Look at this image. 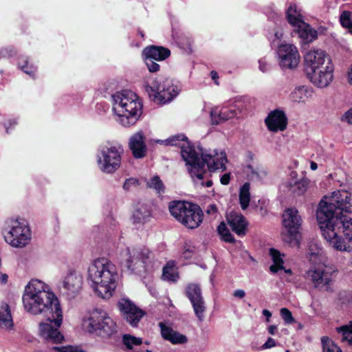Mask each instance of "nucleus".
I'll return each instance as SVG.
<instances>
[{"label": "nucleus", "mask_w": 352, "mask_h": 352, "mask_svg": "<svg viewBox=\"0 0 352 352\" xmlns=\"http://www.w3.org/2000/svg\"><path fill=\"white\" fill-rule=\"evenodd\" d=\"M322 236L337 250H352V196L346 190L322 199L316 211Z\"/></svg>", "instance_id": "f257e3e1"}, {"label": "nucleus", "mask_w": 352, "mask_h": 352, "mask_svg": "<svg viewBox=\"0 0 352 352\" xmlns=\"http://www.w3.org/2000/svg\"><path fill=\"white\" fill-rule=\"evenodd\" d=\"M25 310L32 315H41L44 318L54 319L58 323L61 307L56 296L48 286L38 279H32L26 285L22 296Z\"/></svg>", "instance_id": "f03ea898"}, {"label": "nucleus", "mask_w": 352, "mask_h": 352, "mask_svg": "<svg viewBox=\"0 0 352 352\" xmlns=\"http://www.w3.org/2000/svg\"><path fill=\"white\" fill-rule=\"evenodd\" d=\"M157 142L166 145L181 148V155L188 166L189 174L192 177L197 178L195 181L198 183L202 182V176L205 172L204 163H208L209 168L211 169L219 168H221L223 170L225 169L226 158L223 153L220 157L202 154V160L200 161L194 146L187 142V138L183 134L175 135L166 140H158Z\"/></svg>", "instance_id": "7ed1b4c3"}, {"label": "nucleus", "mask_w": 352, "mask_h": 352, "mask_svg": "<svg viewBox=\"0 0 352 352\" xmlns=\"http://www.w3.org/2000/svg\"><path fill=\"white\" fill-rule=\"evenodd\" d=\"M87 273V281L95 293L102 298H110L119 279L116 265L106 258H100L90 264Z\"/></svg>", "instance_id": "20e7f679"}, {"label": "nucleus", "mask_w": 352, "mask_h": 352, "mask_svg": "<svg viewBox=\"0 0 352 352\" xmlns=\"http://www.w3.org/2000/svg\"><path fill=\"white\" fill-rule=\"evenodd\" d=\"M113 111L118 116V121L124 126L134 124L142 114V104L138 96L129 90H123L112 96Z\"/></svg>", "instance_id": "39448f33"}, {"label": "nucleus", "mask_w": 352, "mask_h": 352, "mask_svg": "<svg viewBox=\"0 0 352 352\" xmlns=\"http://www.w3.org/2000/svg\"><path fill=\"white\" fill-rule=\"evenodd\" d=\"M124 154L123 145L116 141H107L100 144L96 155L99 170L106 174H113L120 169Z\"/></svg>", "instance_id": "423d86ee"}, {"label": "nucleus", "mask_w": 352, "mask_h": 352, "mask_svg": "<svg viewBox=\"0 0 352 352\" xmlns=\"http://www.w3.org/2000/svg\"><path fill=\"white\" fill-rule=\"evenodd\" d=\"M168 209L171 215L187 228H197L203 221L202 210L191 202L174 201L169 204Z\"/></svg>", "instance_id": "0eeeda50"}, {"label": "nucleus", "mask_w": 352, "mask_h": 352, "mask_svg": "<svg viewBox=\"0 0 352 352\" xmlns=\"http://www.w3.org/2000/svg\"><path fill=\"white\" fill-rule=\"evenodd\" d=\"M144 89L150 99L157 104L170 102L179 93V86L170 78L159 77L151 85H144Z\"/></svg>", "instance_id": "6e6552de"}, {"label": "nucleus", "mask_w": 352, "mask_h": 352, "mask_svg": "<svg viewBox=\"0 0 352 352\" xmlns=\"http://www.w3.org/2000/svg\"><path fill=\"white\" fill-rule=\"evenodd\" d=\"M153 256L146 247L127 248L124 255V266L131 274H141L148 271Z\"/></svg>", "instance_id": "1a4fd4ad"}, {"label": "nucleus", "mask_w": 352, "mask_h": 352, "mask_svg": "<svg viewBox=\"0 0 352 352\" xmlns=\"http://www.w3.org/2000/svg\"><path fill=\"white\" fill-rule=\"evenodd\" d=\"M83 325L88 332L103 338H109L116 332V323L102 309L94 310Z\"/></svg>", "instance_id": "9d476101"}, {"label": "nucleus", "mask_w": 352, "mask_h": 352, "mask_svg": "<svg viewBox=\"0 0 352 352\" xmlns=\"http://www.w3.org/2000/svg\"><path fill=\"white\" fill-rule=\"evenodd\" d=\"M302 219L296 208L286 209L283 214V225L286 232L283 234V239L292 246L298 247L301 239Z\"/></svg>", "instance_id": "9b49d317"}, {"label": "nucleus", "mask_w": 352, "mask_h": 352, "mask_svg": "<svg viewBox=\"0 0 352 352\" xmlns=\"http://www.w3.org/2000/svg\"><path fill=\"white\" fill-rule=\"evenodd\" d=\"M10 229L4 235L6 241L14 248L25 246L31 239V232L24 219H10L8 221Z\"/></svg>", "instance_id": "f8f14e48"}, {"label": "nucleus", "mask_w": 352, "mask_h": 352, "mask_svg": "<svg viewBox=\"0 0 352 352\" xmlns=\"http://www.w3.org/2000/svg\"><path fill=\"white\" fill-rule=\"evenodd\" d=\"M54 320L45 318L46 322H42L39 324V334L50 344L61 343L64 340V336L59 331V327L63 321V312L60 316V322L58 323L54 316Z\"/></svg>", "instance_id": "ddd939ff"}, {"label": "nucleus", "mask_w": 352, "mask_h": 352, "mask_svg": "<svg viewBox=\"0 0 352 352\" xmlns=\"http://www.w3.org/2000/svg\"><path fill=\"white\" fill-rule=\"evenodd\" d=\"M83 279L82 276L76 272H70L63 280L59 286L60 294L68 300L74 298L82 289Z\"/></svg>", "instance_id": "4468645a"}, {"label": "nucleus", "mask_w": 352, "mask_h": 352, "mask_svg": "<svg viewBox=\"0 0 352 352\" xmlns=\"http://www.w3.org/2000/svg\"><path fill=\"white\" fill-rule=\"evenodd\" d=\"M186 294L191 302L195 316L199 321L202 322L205 318L206 306L199 285L189 284L186 288Z\"/></svg>", "instance_id": "2eb2a0df"}, {"label": "nucleus", "mask_w": 352, "mask_h": 352, "mask_svg": "<svg viewBox=\"0 0 352 352\" xmlns=\"http://www.w3.org/2000/svg\"><path fill=\"white\" fill-rule=\"evenodd\" d=\"M118 308L122 317L133 327L138 324L145 315V312L138 307L129 299L122 298L118 302Z\"/></svg>", "instance_id": "dca6fc26"}, {"label": "nucleus", "mask_w": 352, "mask_h": 352, "mask_svg": "<svg viewBox=\"0 0 352 352\" xmlns=\"http://www.w3.org/2000/svg\"><path fill=\"white\" fill-rule=\"evenodd\" d=\"M280 65L283 68L293 69L298 66L300 54L296 46L292 44L280 45L278 49Z\"/></svg>", "instance_id": "f3484780"}, {"label": "nucleus", "mask_w": 352, "mask_h": 352, "mask_svg": "<svg viewBox=\"0 0 352 352\" xmlns=\"http://www.w3.org/2000/svg\"><path fill=\"white\" fill-rule=\"evenodd\" d=\"M327 59H330L322 50H311L304 56V66L306 74H313L327 64Z\"/></svg>", "instance_id": "a211bd4d"}, {"label": "nucleus", "mask_w": 352, "mask_h": 352, "mask_svg": "<svg viewBox=\"0 0 352 352\" xmlns=\"http://www.w3.org/2000/svg\"><path fill=\"white\" fill-rule=\"evenodd\" d=\"M305 277L311 280L316 288L324 289L327 292H332L330 287L331 282V273L323 268L311 269L306 272Z\"/></svg>", "instance_id": "6ab92c4d"}, {"label": "nucleus", "mask_w": 352, "mask_h": 352, "mask_svg": "<svg viewBox=\"0 0 352 352\" xmlns=\"http://www.w3.org/2000/svg\"><path fill=\"white\" fill-rule=\"evenodd\" d=\"M333 67L331 59H327V64L316 69L313 74H306L311 82L318 87H325L333 80Z\"/></svg>", "instance_id": "aec40b11"}, {"label": "nucleus", "mask_w": 352, "mask_h": 352, "mask_svg": "<svg viewBox=\"0 0 352 352\" xmlns=\"http://www.w3.org/2000/svg\"><path fill=\"white\" fill-rule=\"evenodd\" d=\"M129 148L135 159H142L146 155L148 148L142 131H138L130 137Z\"/></svg>", "instance_id": "412c9836"}, {"label": "nucleus", "mask_w": 352, "mask_h": 352, "mask_svg": "<svg viewBox=\"0 0 352 352\" xmlns=\"http://www.w3.org/2000/svg\"><path fill=\"white\" fill-rule=\"evenodd\" d=\"M265 122L270 131H283L287 127V118L283 111L275 109L268 114L265 120Z\"/></svg>", "instance_id": "4be33fe9"}, {"label": "nucleus", "mask_w": 352, "mask_h": 352, "mask_svg": "<svg viewBox=\"0 0 352 352\" xmlns=\"http://www.w3.org/2000/svg\"><path fill=\"white\" fill-rule=\"evenodd\" d=\"M227 221L232 230L237 235L240 236L245 235L248 222L241 214L233 212H230L227 216Z\"/></svg>", "instance_id": "5701e85b"}, {"label": "nucleus", "mask_w": 352, "mask_h": 352, "mask_svg": "<svg viewBox=\"0 0 352 352\" xmlns=\"http://www.w3.org/2000/svg\"><path fill=\"white\" fill-rule=\"evenodd\" d=\"M239 112V110L234 108L228 109L223 107L220 110L218 107L213 108L210 111L211 123L215 125L219 124L234 118Z\"/></svg>", "instance_id": "b1692460"}, {"label": "nucleus", "mask_w": 352, "mask_h": 352, "mask_svg": "<svg viewBox=\"0 0 352 352\" xmlns=\"http://www.w3.org/2000/svg\"><path fill=\"white\" fill-rule=\"evenodd\" d=\"M161 335L164 340H168L173 344H182L188 342V338L171 327L165 325L162 322H160Z\"/></svg>", "instance_id": "393cba45"}, {"label": "nucleus", "mask_w": 352, "mask_h": 352, "mask_svg": "<svg viewBox=\"0 0 352 352\" xmlns=\"http://www.w3.org/2000/svg\"><path fill=\"white\" fill-rule=\"evenodd\" d=\"M170 55V51L166 47L156 45L146 47L143 50V56H148L154 60H164Z\"/></svg>", "instance_id": "a878e982"}, {"label": "nucleus", "mask_w": 352, "mask_h": 352, "mask_svg": "<svg viewBox=\"0 0 352 352\" xmlns=\"http://www.w3.org/2000/svg\"><path fill=\"white\" fill-rule=\"evenodd\" d=\"M313 91L311 88L302 85L296 87L290 94V99L292 102L296 103H305L311 96Z\"/></svg>", "instance_id": "bb28decb"}, {"label": "nucleus", "mask_w": 352, "mask_h": 352, "mask_svg": "<svg viewBox=\"0 0 352 352\" xmlns=\"http://www.w3.org/2000/svg\"><path fill=\"white\" fill-rule=\"evenodd\" d=\"M287 19L293 27L298 28L305 23L301 10L295 3H291L287 10Z\"/></svg>", "instance_id": "cd10ccee"}, {"label": "nucleus", "mask_w": 352, "mask_h": 352, "mask_svg": "<svg viewBox=\"0 0 352 352\" xmlns=\"http://www.w3.org/2000/svg\"><path fill=\"white\" fill-rule=\"evenodd\" d=\"M13 327L14 323L10 307L7 303H3L0 307V328L11 330Z\"/></svg>", "instance_id": "c85d7f7f"}, {"label": "nucleus", "mask_w": 352, "mask_h": 352, "mask_svg": "<svg viewBox=\"0 0 352 352\" xmlns=\"http://www.w3.org/2000/svg\"><path fill=\"white\" fill-rule=\"evenodd\" d=\"M151 215V208L148 205L139 204L133 212V221L135 223H143L148 220Z\"/></svg>", "instance_id": "c756f323"}, {"label": "nucleus", "mask_w": 352, "mask_h": 352, "mask_svg": "<svg viewBox=\"0 0 352 352\" xmlns=\"http://www.w3.org/2000/svg\"><path fill=\"white\" fill-rule=\"evenodd\" d=\"M299 36L303 39L305 43H311L318 37V32L305 22L297 28Z\"/></svg>", "instance_id": "7c9ffc66"}, {"label": "nucleus", "mask_w": 352, "mask_h": 352, "mask_svg": "<svg viewBox=\"0 0 352 352\" xmlns=\"http://www.w3.org/2000/svg\"><path fill=\"white\" fill-rule=\"evenodd\" d=\"M270 252L274 261V265H271L270 267V272L272 273H276L279 270H284L285 273L291 274L292 270L290 269L285 270L284 268V262L280 258V252L274 248H271Z\"/></svg>", "instance_id": "2f4dec72"}, {"label": "nucleus", "mask_w": 352, "mask_h": 352, "mask_svg": "<svg viewBox=\"0 0 352 352\" xmlns=\"http://www.w3.org/2000/svg\"><path fill=\"white\" fill-rule=\"evenodd\" d=\"M309 183V181L307 178H303L294 183H289V190L295 195H302L307 191Z\"/></svg>", "instance_id": "473e14b6"}, {"label": "nucleus", "mask_w": 352, "mask_h": 352, "mask_svg": "<svg viewBox=\"0 0 352 352\" xmlns=\"http://www.w3.org/2000/svg\"><path fill=\"white\" fill-rule=\"evenodd\" d=\"M250 184L245 182L240 188L239 191V203L243 210L248 208L250 201Z\"/></svg>", "instance_id": "72a5a7b5"}, {"label": "nucleus", "mask_w": 352, "mask_h": 352, "mask_svg": "<svg viewBox=\"0 0 352 352\" xmlns=\"http://www.w3.org/2000/svg\"><path fill=\"white\" fill-rule=\"evenodd\" d=\"M122 342L126 349L130 352H140L136 351L134 346H140L142 343V340L140 338H137L130 334H124L122 336Z\"/></svg>", "instance_id": "f704fd0d"}, {"label": "nucleus", "mask_w": 352, "mask_h": 352, "mask_svg": "<svg viewBox=\"0 0 352 352\" xmlns=\"http://www.w3.org/2000/svg\"><path fill=\"white\" fill-rule=\"evenodd\" d=\"M321 344L322 352H342L340 347L327 336L321 338Z\"/></svg>", "instance_id": "c9c22d12"}, {"label": "nucleus", "mask_w": 352, "mask_h": 352, "mask_svg": "<svg viewBox=\"0 0 352 352\" xmlns=\"http://www.w3.org/2000/svg\"><path fill=\"white\" fill-rule=\"evenodd\" d=\"M337 331L341 334L342 342H347L349 344L352 345V324L337 328Z\"/></svg>", "instance_id": "e433bc0d"}, {"label": "nucleus", "mask_w": 352, "mask_h": 352, "mask_svg": "<svg viewBox=\"0 0 352 352\" xmlns=\"http://www.w3.org/2000/svg\"><path fill=\"white\" fill-rule=\"evenodd\" d=\"M228 160H226V162H225V164L227 163ZM204 173L203 174V176H202V179H201V182H200V183H198L195 180L197 179V178H194L192 177L191 175L190 177H192L193 182L197 184V185H201L202 186H206V187H210L212 184V182L211 179H207L206 183H204V179H206L208 176L210 175V174L208 173V170H209L210 172H212V171H214L216 170H221V171H223L226 169V166L225 165V169L223 170V168H216V169H211L209 168L208 165V163H204Z\"/></svg>", "instance_id": "4c0bfd02"}, {"label": "nucleus", "mask_w": 352, "mask_h": 352, "mask_svg": "<svg viewBox=\"0 0 352 352\" xmlns=\"http://www.w3.org/2000/svg\"><path fill=\"white\" fill-rule=\"evenodd\" d=\"M147 186L155 190L158 194L164 193L165 191V186L157 175L153 177L147 182Z\"/></svg>", "instance_id": "58836bf2"}, {"label": "nucleus", "mask_w": 352, "mask_h": 352, "mask_svg": "<svg viewBox=\"0 0 352 352\" xmlns=\"http://www.w3.org/2000/svg\"><path fill=\"white\" fill-rule=\"evenodd\" d=\"M217 231L224 241L231 243H234L235 242L234 236L231 234L229 229L227 228L224 222H221L219 225Z\"/></svg>", "instance_id": "ea45409f"}, {"label": "nucleus", "mask_w": 352, "mask_h": 352, "mask_svg": "<svg viewBox=\"0 0 352 352\" xmlns=\"http://www.w3.org/2000/svg\"><path fill=\"white\" fill-rule=\"evenodd\" d=\"M162 278L170 282H175L178 278L177 272L173 266H170L169 263L163 268Z\"/></svg>", "instance_id": "a19ab883"}, {"label": "nucleus", "mask_w": 352, "mask_h": 352, "mask_svg": "<svg viewBox=\"0 0 352 352\" xmlns=\"http://www.w3.org/2000/svg\"><path fill=\"white\" fill-rule=\"evenodd\" d=\"M351 12L344 11L340 16V21L342 26L349 30L352 34V20L351 19Z\"/></svg>", "instance_id": "79ce46f5"}, {"label": "nucleus", "mask_w": 352, "mask_h": 352, "mask_svg": "<svg viewBox=\"0 0 352 352\" xmlns=\"http://www.w3.org/2000/svg\"><path fill=\"white\" fill-rule=\"evenodd\" d=\"M49 348L50 350L49 352H84L81 348L72 345L61 346H54L51 348L49 346Z\"/></svg>", "instance_id": "37998d69"}, {"label": "nucleus", "mask_w": 352, "mask_h": 352, "mask_svg": "<svg viewBox=\"0 0 352 352\" xmlns=\"http://www.w3.org/2000/svg\"><path fill=\"white\" fill-rule=\"evenodd\" d=\"M248 171L250 173V175L252 179H262L267 175L266 170L261 167L254 168L252 166H248Z\"/></svg>", "instance_id": "c03bdc74"}, {"label": "nucleus", "mask_w": 352, "mask_h": 352, "mask_svg": "<svg viewBox=\"0 0 352 352\" xmlns=\"http://www.w3.org/2000/svg\"><path fill=\"white\" fill-rule=\"evenodd\" d=\"M280 314L285 324H291L295 322L292 312L287 308H281Z\"/></svg>", "instance_id": "a18cd8bd"}, {"label": "nucleus", "mask_w": 352, "mask_h": 352, "mask_svg": "<svg viewBox=\"0 0 352 352\" xmlns=\"http://www.w3.org/2000/svg\"><path fill=\"white\" fill-rule=\"evenodd\" d=\"M145 58V63L151 72H156L160 69V65L155 62L153 58L148 56H144Z\"/></svg>", "instance_id": "49530a36"}, {"label": "nucleus", "mask_w": 352, "mask_h": 352, "mask_svg": "<svg viewBox=\"0 0 352 352\" xmlns=\"http://www.w3.org/2000/svg\"><path fill=\"white\" fill-rule=\"evenodd\" d=\"M139 185V181L134 177L126 179L123 184V189L124 190H130L132 187H136Z\"/></svg>", "instance_id": "de8ad7c7"}, {"label": "nucleus", "mask_w": 352, "mask_h": 352, "mask_svg": "<svg viewBox=\"0 0 352 352\" xmlns=\"http://www.w3.org/2000/svg\"><path fill=\"white\" fill-rule=\"evenodd\" d=\"M195 248L194 246H191L189 245H186L184 246V250L183 252V256L186 259H189L192 257V256L195 253Z\"/></svg>", "instance_id": "09e8293b"}, {"label": "nucleus", "mask_w": 352, "mask_h": 352, "mask_svg": "<svg viewBox=\"0 0 352 352\" xmlns=\"http://www.w3.org/2000/svg\"><path fill=\"white\" fill-rule=\"evenodd\" d=\"M206 212L208 214L211 215L212 216V217L215 218L218 212L217 206L215 204H210L208 206Z\"/></svg>", "instance_id": "8fccbe9b"}, {"label": "nucleus", "mask_w": 352, "mask_h": 352, "mask_svg": "<svg viewBox=\"0 0 352 352\" xmlns=\"http://www.w3.org/2000/svg\"><path fill=\"white\" fill-rule=\"evenodd\" d=\"M276 345V341L272 338H268L267 341L262 345V349H271Z\"/></svg>", "instance_id": "3c124183"}, {"label": "nucleus", "mask_w": 352, "mask_h": 352, "mask_svg": "<svg viewBox=\"0 0 352 352\" xmlns=\"http://www.w3.org/2000/svg\"><path fill=\"white\" fill-rule=\"evenodd\" d=\"M24 63L25 65H21V69L26 74H29L30 76L31 75H33L34 74V67H31L30 69H27L28 68V66H27V64H28V60H24Z\"/></svg>", "instance_id": "603ef678"}, {"label": "nucleus", "mask_w": 352, "mask_h": 352, "mask_svg": "<svg viewBox=\"0 0 352 352\" xmlns=\"http://www.w3.org/2000/svg\"><path fill=\"white\" fill-rule=\"evenodd\" d=\"M342 120L349 124H352V109L349 110L342 117Z\"/></svg>", "instance_id": "864d4df0"}, {"label": "nucleus", "mask_w": 352, "mask_h": 352, "mask_svg": "<svg viewBox=\"0 0 352 352\" xmlns=\"http://www.w3.org/2000/svg\"><path fill=\"white\" fill-rule=\"evenodd\" d=\"M230 181V173H225L221 176L220 182L223 185H228Z\"/></svg>", "instance_id": "5fc2aeb1"}, {"label": "nucleus", "mask_w": 352, "mask_h": 352, "mask_svg": "<svg viewBox=\"0 0 352 352\" xmlns=\"http://www.w3.org/2000/svg\"><path fill=\"white\" fill-rule=\"evenodd\" d=\"M199 151H201V153H197V151H196V153L198 154V157H199V160H200V161H201V160H202V154H203V155H207V154H206V153H204L202 152V151H201V148H199ZM223 153L225 155V157H226V153H225L224 152H221L220 154H218L217 152H214V155H212V154H210V155H212V156H217V157L218 156V157H221V155Z\"/></svg>", "instance_id": "6e6d98bb"}, {"label": "nucleus", "mask_w": 352, "mask_h": 352, "mask_svg": "<svg viewBox=\"0 0 352 352\" xmlns=\"http://www.w3.org/2000/svg\"><path fill=\"white\" fill-rule=\"evenodd\" d=\"M233 295L236 298H243L245 296V293L243 289H237L234 291Z\"/></svg>", "instance_id": "4d7b16f0"}, {"label": "nucleus", "mask_w": 352, "mask_h": 352, "mask_svg": "<svg viewBox=\"0 0 352 352\" xmlns=\"http://www.w3.org/2000/svg\"><path fill=\"white\" fill-rule=\"evenodd\" d=\"M268 332L271 335H275L277 332V327L276 325H270L267 328Z\"/></svg>", "instance_id": "13d9d810"}, {"label": "nucleus", "mask_w": 352, "mask_h": 352, "mask_svg": "<svg viewBox=\"0 0 352 352\" xmlns=\"http://www.w3.org/2000/svg\"><path fill=\"white\" fill-rule=\"evenodd\" d=\"M262 313L263 315L266 317V321L267 322H270V318L272 316V313L267 309H263Z\"/></svg>", "instance_id": "bf43d9fd"}, {"label": "nucleus", "mask_w": 352, "mask_h": 352, "mask_svg": "<svg viewBox=\"0 0 352 352\" xmlns=\"http://www.w3.org/2000/svg\"><path fill=\"white\" fill-rule=\"evenodd\" d=\"M210 76H211L212 79H213L214 80H216L219 78L218 74L215 71H212L210 72ZM214 82L217 85L219 84L217 81H214Z\"/></svg>", "instance_id": "052dcab7"}, {"label": "nucleus", "mask_w": 352, "mask_h": 352, "mask_svg": "<svg viewBox=\"0 0 352 352\" xmlns=\"http://www.w3.org/2000/svg\"><path fill=\"white\" fill-rule=\"evenodd\" d=\"M259 69L263 72H265L267 71V66L265 63H263L261 60H259Z\"/></svg>", "instance_id": "680f3d73"}, {"label": "nucleus", "mask_w": 352, "mask_h": 352, "mask_svg": "<svg viewBox=\"0 0 352 352\" xmlns=\"http://www.w3.org/2000/svg\"><path fill=\"white\" fill-rule=\"evenodd\" d=\"M8 276L7 274H2L1 276H0V281L2 283H6L7 281H8Z\"/></svg>", "instance_id": "e2e57ef3"}, {"label": "nucleus", "mask_w": 352, "mask_h": 352, "mask_svg": "<svg viewBox=\"0 0 352 352\" xmlns=\"http://www.w3.org/2000/svg\"><path fill=\"white\" fill-rule=\"evenodd\" d=\"M310 168L312 170H316L318 168V164L317 163L314 162H311V164H310Z\"/></svg>", "instance_id": "0e129e2a"}, {"label": "nucleus", "mask_w": 352, "mask_h": 352, "mask_svg": "<svg viewBox=\"0 0 352 352\" xmlns=\"http://www.w3.org/2000/svg\"><path fill=\"white\" fill-rule=\"evenodd\" d=\"M349 82L352 85V67L350 72H349Z\"/></svg>", "instance_id": "69168bd1"}, {"label": "nucleus", "mask_w": 352, "mask_h": 352, "mask_svg": "<svg viewBox=\"0 0 352 352\" xmlns=\"http://www.w3.org/2000/svg\"><path fill=\"white\" fill-rule=\"evenodd\" d=\"M6 50H7V49H6V50H1V54L3 56H6V54L5 52H6Z\"/></svg>", "instance_id": "338daca9"}, {"label": "nucleus", "mask_w": 352, "mask_h": 352, "mask_svg": "<svg viewBox=\"0 0 352 352\" xmlns=\"http://www.w3.org/2000/svg\"><path fill=\"white\" fill-rule=\"evenodd\" d=\"M10 125H12V124H16V122L15 120H13V121H12V122H10Z\"/></svg>", "instance_id": "774afa93"}]
</instances>
